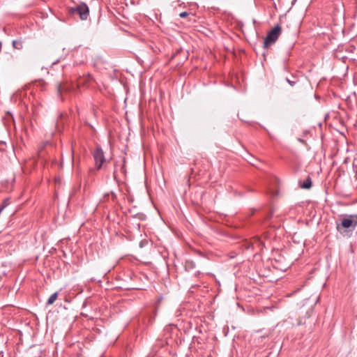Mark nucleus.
I'll return each mask as SVG.
<instances>
[{
	"instance_id": "f257e3e1",
	"label": "nucleus",
	"mask_w": 357,
	"mask_h": 357,
	"mask_svg": "<svg viewBox=\"0 0 357 357\" xmlns=\"http://www.w3.org/2000/svg\"><path fill=\"white\" fill-rule=\"evenodd\" d=\"M282 32V28L280 24H277L271 31H270L264 38L263 47L266 49L269 45L275 43L278 39Z\"/></svg>"
},
{
	"instance_id": "f03ea898",
	"label": "nucleus",
	"mask_w": 357,
	"mask_h": 357,
	"mask_svg": "<svg viewBox=\"0 0 357 357\" xmlns=\"http://www.w3.org/2000/svg\"><path fill=\"white\" fill-rule=\"evenodd\" d=\"M68 13L73 16L78 15L82 20H85L89 17V9L86 3H82L76 7L70 8Z\"/></svg>"
},
{
	"instance_id": "7ed1b4c3",
	"label": "nucleus",
	"mask_w": 357,
	"mask_h": 357,
	"mask_svg": "<svg viewBox=\"0 0 357 357\" xmlns=\"http://www.w3.org/2000/svg\"><path fill=\"white\" fill-rule=\"evenodd\" d=\"M93 156L95 160L96 166L100 169L105 162L104 152L100 145H97L93 152Z\"/></svg>"
},
{
	"instance_id": "20e7f679",
	"label": "nucleus",
	"mask_w": 357,
	"mask_h": 357,
	"mask_svg": "<svg viewBox=\"0 0 357 357\" xmlns=\"http://www.w3.org/2000/svg\"><path fill=\"white\" fill-rule=\"evenodd\" d=\"M340 225L344 229H354L357 226V214L346 215L342 219Z\"/></svg>"
},
{
	"instance_id": "39448f33",
	"label": "nucleus",
	"mask_w": 357,
	"mask_h": 357,
	"mask_svg": "<svg viewBox=\"0 0 357 357\" xmlns=\"http://www.w3.org/2000/svg\"><path fill=\"white\" fill-rule=\"evenodd\" d=\"M58 93L61 95L69 90V86L66 84L59 83L56 86Z\"/></svg>"
},
{
	"instance_id": "423d86ee",
	"label": "nucleus",
	"mask_w": 357,
	"mask_h": 357,
	"mask_svg": "<svg viewBox=\"0 0 357 357\" xmlns=\"http://www.w3.org/2000/svg\"><path fill=\"white\" fill-rule=\"evenodd\" d=\"M91 79V76L89 73H87L86 75H83V78H79L78 81V84H86L88 82H89Z\"/></svg>"
},
{
	"instance_id": "0eeeda50",
	"label": "nucleus",
	"mask_w": 357,
	"mask_h": 357,
	"mask_svg": "<svg viewBox=\"0 0 357 357\" xmlns=\"http://www.w3.org/2000/svg\"><path fill=\"white\" fill-rule=\"evenodd\" d=\"M300 186L304 189H309L312 186V180L310 177H307L305 181L301 183Z\"/></svg>"
},
{
	"instance_id": "6e6552de",
	"label": "nucleus",
	"mask_w": 357,
	"mask_h": 357,
	"mask_svg": "<svg viewBox=\"0 0 357 357\" xmlns=\"http://www.w3.org/2000/svg\"><path fill=\"white\" fill-rule=\"evenodd\" d=\"M13 47L17 50H22L23 47V43L21 39L15 40L13 41Z\"/></svg>"
},
{
	"instance_id": "1a4fd4ad",
	"label": "nucleus",
	"mask_w": 357,
	"mask_h": 357,
	"mask_svg": "<svg viewBox=\"0 0 357 357\" xmlns=\"http://www.w3.org/2000/svg\"><path fill=\"white\" fill-rule=\"evenodd\" d=\"M58 297V293L57 292H55L54 294H52L48 298L47 301V305H52L54 303V301L56 300Z\"/></svg>"
},
{
	"instance_id": "9d476101",
	"label": "nucleus",
	"mask_w": 357,
	"mask_h": 357,
	"mask_svg": "<svg viewBox=\"0 0 357 357\" xmlns=\"http://www.w3.org/2000/svg\"><path fill=\"white\" fill-rule=\"evenodd\" d=\"M9 204H10V199L9 198L5 199L1 205L0 209H1V211H3Z\"/></svg>"
},
{
	"instance_id": "9b49d317",
	"label": "nucleus",
	"mask_w": 357,
	"mask_h": 357,
	"mask_svg": "<svg viewBox=\"0 0 357 357\" xmlns=\"http://www.w3.org/2000/svg\"><path fill=\"white\" fill-rule=\"evenodd\" d=\"M195 266L193 264V261H185V268H194Z\"/></svg>"
},
{
	"instance_id": "f8f14e48",
	"label": "nucleus",
	"mask_w": 357,
	"mask_h": 357,
	"mask_svg": "<svg viewBox=\"0 0 357 357\" xmlns=\"http://www.w3.org/2000/svg\"><path fill=\"white\" fill-rule=\"evenodd\" d=\"M286 80L291 86H294L296 84V83L297 82L296 79L290 80L289 79L287 78Z\"/></svg>"
},
{
	"instance_id": "ddd939ff",
	"label": "nucleus",
	"mask_w": 357,
	"mask_h": 357,
	"mask_svg": "<svg viewBox=\"0 0 357 357\" xmlns=\"http://www.w3.org/2000/svg\"><path fill=\"white\" fill-rule=\"evenodd\" d=\"M189 15V13L188 12H182L179 14V16L182 18L186 17Z\"/></svg>"
},
{
	"instance_id": "4468645a",
	"label": "nucleus",
	"mask_w": 357,
	"mask_h": 357,
	"mask_svg": "<svg viewBox=\"0 0 357 357\" xmlns=\"http://www.w3.org/2000/svg\"><path fill=\"white\" fill-rule=\"evenodd\" d=\"M40 105V103H39V102H37L36 103H33V107H35L34 112H38V107H37V105Z\"/></svg>"
},
{
	"instance_id": "2eb2a0df",
	"label": "nucleus",
	"mask_w": 357,
	"mask_h": 357,
	"mask_svg": "<svg viewBox=\"0 0 357 357\" xmlns=\"http://www.w3.org/2000/svg\"><path fill=\"white\" fill-rule=\"evenodd\" d=\"M112 200H115V199L116 198V196L114 192H112Z\"/></svg>"
},
{
	"instance_id": "dca6fc26",
	"label": "nucleus",
	"mask_w": 357,
	"mask_h": 357,
	"mask_svg": "<svg viewBox=\"0 0 357 357\" xmlns=\"http://www.w3.org/2000/svg\"><path fill=\"white\" fill-rule=\"evenodd\" d=\"M261 338H265V337H268V336H267V335H266V336H265V335H262V336H261Z\"/></svg>"
},
{
	"instance_id": "f3484780",
	"label": "nucleus",
	"mask_w": 357,
	"mask_h": 357,
	"mask_svg": "<svg viewBox=\"0 0 357 357\" xmlns=\"http://www.w3.org/2000/svg\"><path fill=\"white\" fill-rule=\"evenodd\" d=\"M337 229H340V225H337Z\"/></svg>"
},
{
	"instance_id": "a211bd4d",
	"label": "nucleus",
	"mask_w": 357,
	"mask_h": 357,
	"mask_svg": "<svg viewBox=\"0 0 357 357\" xmlns=\"http://www.w3.org/2000/svg\"><path fill=\"white\" fill-rule=\"evenodd\" d=\"M140 245L141 246L144 245V243H142V242H140Z\"/></svg>"
},
{
	"instance_id": "6ab92c4d",
	"label": "nucleus",
	"mask_w": 357,
	"mask_h": 357,
	"mask_svg": "<svg viewBox=\"0 0 357 357\" xmlns=\"http://www.w3.org/2000/svg\"><path fill=\"white\" fill-rule=\"evenodd\" d=\"M140 245L141 246L144 245V243H142V242H140Z\"/></svg>"
},
{
	"instance_id": "aec40b11",
	"label": "nucleus",
	"mask_w": 357,
	"mask_h": 357,
	"mask_svg": "<svg viewBox=\"0 0 357 357\" xmlns=\"http://www.w3.org/2000/svg\"><path fill=\"white\" fill-rule=\"evenodd\" d=\"M355 172H356V174L357 176V167H356V170H355Z\"/></svg>"
},
{
	"instance_id": "412c9836",
	"label": "nucleus",
	"mask_w": 357,
	"mask_h": 357,
	"mask_svg": "<svg viewBox=\"0 0 357 357\" xmlns=\"http://www.w3.org/2000/svg\"><path fill=\"white\" fill-rule=\"evenodd\" d=\"M1 211H2L1 209H0V213H1Z\"/></svg>"
}]
</instances>
